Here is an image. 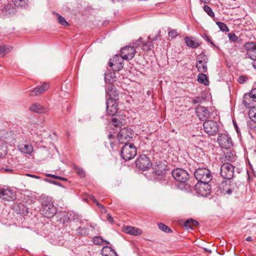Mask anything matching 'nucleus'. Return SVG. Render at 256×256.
Wrapping results in <instances>:
<instances>
[{
	"label": "nucleus",
	"mask_w": 256,
	"mask_h": 256,
	"mask_svg": "<svg viewBox=\"0 0 256 256\" xmlns=\"http://www.w3.org/2000/svg\"><path fill=\"white\" fill-rule=\"evenodd\" d=\"M194 176L198 182H210L212 180L210 171L205 168H199L194 172Z\"/></svg>",
	"instance_id": "obj_1"
},
{
	"label": "nucleus",
	"mask_w": 256,
	"mask_h": 256,
	"mask_svg": "<svg viewBox=\"0 0 256 256\" xmlns=\"http://www.w3.org/2000/svg\"><path fill=\"white\" fill-rule=\"evenodd\" d=\"M136 154V149L133 144H124L120 151L122 158L126 160L134 158Z\"/></svg>",
	"instance_id": "obj_2"
},
{
	"label": "nucleus",
	"mask_w": 256,
	"mask_h": 256,
	"mask_svg": "<svg viewBox=\"0 0 256 256\" xmlns=\"http://www.w3.org/2000/svg\"><path fill=\"white\" fill-rule=\"evenodd\" d=\"M166 171V166L164 164H159L154 166V172L158 176L157 179L162 184H166L168 183V177Z\"/></svg>",
	"instance_id": "obj_3"
},
{
	"label": "nucleus",
	"mask_w": 256,
	"mask_h": 256,
	"mask_svg": "<svg viewBox=\"0 0 256 256\" xmlns=\"http://www.w3.org/2000/svg\"><path fill=\"white\" fill-rule=\"evenodd\" d=\"M132 137V130L126 127L122 128L117 135L118 140L121 144H128Z\"/></svg>",
	"instance_id": "obj_4"
},
{
	"label": "nucleus",
	"mask_w": 256,
	"mask_h": 256,
	"mask_svg": "<svg viewBox=\"0 0 256 256\" xmlns=\"http://www.w3.org/2000/svg\"><path fill=\"white\" fill-rule=\"evenodd\" d=\"M136 166L139 170H146L152 166V163L146 154H141L136 160Z\"/></svg>",
	"instance_id": "obj_5"
},
{
	"label": "nucleus",
	"mask_w": 256,
	"mask_h": 256,
	"mask_svg": "<svg viewBox=\"0 0 256 256\" xmlns=\"http://www.w3.org/2000/svg\"><path fill=\"white\" fill-rule=\"evenodd\" d=\"M203 127L204 132L212 136L216 134L219 130L218 124L212 120L205 121L203 124Z\"/></svg>",
	"instance_id": "obj_6"
},
{
	"label": "nucleus",
	"mask_w": 256,
	"mask_h": 256,
	"mask_svg": "<svg viewBox=\"0 0 256 256\" xmlns=\"http://www.w3.org/2000/svg\"><path fill=\"white\" fill-rule=\"evenodd\" d=\"M234 169L232 165L229 163H225L220 166V174L224 178L230 180L234 176Z\"/></svg>",
	"instance_id": "obj_7"
},
{
	"label": "nucleus",
	"mask_w": 256,
	"mask_h": 256,
	"mask_svg": "<svg viewBox=\"0 0 256 256\" xmlns=\"http://www.w3.org/2000/svg\"><path fill=\"white\" fill-rule=\"evenodd\" d=\"M218 142L220 147L225 149L230 148L233 145L231 137L226 133H221L218 134Z\"/></svg>",
	"instance_id": "obj_8"
},
{
	"label": "nucleus",
	"mask_w": 256,
	"mask_h": 256,
	"mask_svg": "<svg viewBox=\"0 0 256 256\" xmlns=\"http://www.w3.org/2000/svg\"><path fill=\"white\" fill-rule=\"evenodd\" d=\"M173 178L181 183H185L189 179L188 172L182 168H176L172 172Z\"/></svg>",
	"instance_id": "obj_9"
},
{
	"label": "nucleus",
	"mask_w": 256,
	"mask_h": 256,
	"mask_svg": "<svg viewBox=\"0 0 256 256\" xmlns=\"http://www.w3.org/2000/svg\"><path fill=\"white\" fill-rule=\"evenodd\" d=\"M195 190L198 194L206 196L210 194L211 188L208 182H198L195 185Z\"/></svg>",
	"instance_id": "obj_10"
},
{
	"label": "nucleus",
	"mask_w": 256,
	"mask_h": 256,
	"mask_svg": "<svg viewBox=\"0 0 256 256\" xmlns=\"http://www.w3.org/2000/svg\"><path fill=\"white\" fill-rule=\"evenodd\" d=\"M252 102H256V88L252 89L249 93L244 94L242 103L246 108L252 107Z\"/></svg>",
	"instance_id": "obj_11"
},
{
	"label": "nucleus",
	"mask_w": 256,
	"mask_h": 256,
	"mask_svg": "<svg viewBox=\"0 0 256 256\" xmlns=\"http://www.w3.org/2000/svg\"><path fill=\"white\" fill-rule=\"evenodd\" d=\"M208 58L204 54H200L196 59V68L200 72H206L208 70Z\"/></svg>",
	"instance_id": "obj_12"
},
{
	"label": "nucleus",
	"mask_w": 256,
	"mask_h": 256,
	"mask_svg": "<svg viewBox=\"0 0 256 256\" xmlns=\"http://www.w3.org/2000/svg\"><path fill=\"white\" fill-rule=\"evenodd\" d=\"M136 54V50L131 46H126L121 50V56L123 59L128 60L132 59Z\"/></svg>",
	"instance_id": "obj_13"
},
{
	"label": "nucleus",
	"mask_w": 256,
	"mask_h": 256,
	"mask_svg": "<svg viewBox=\"0 0 256 256\" xmlns=\"http://www.w3.org/2000/svg\"><path fill=\"white\" fill-rule=\"evenodd\" d=\"M106 110L110 116H114L118 112V105L115 99L107 100Z\"/></svg>",
	"instance_id": "obj_14"
},
{
	"label": "nucleus",
	"mask_w": 256,
	"mask_h": 256,
	"mask_svg": "<svg viewBox=\"0 0 256 256\" xmlns=\"http://www.w3.org/2000/svg\"><path fill=\"white\" fill-rule=\"evenodd\" d=\"M0 198L6 201L12 200L16 198V194L8 188L0 190Z\"/></svg>",
	"instance_id": "obj_15"
},
{
	"label": "nucleus",
	"mask_w": 256,
	"mask_h": 256,
	"mask_svg": "<svg viewBox=\"0 0 256 256\" xmlns=\"http://www.w3.org/2000/svg\"><path fill=\"white\" fill-rule=\"evenodd\" d=\"M118 96V92L112 84H108L106 88V100L115 99Z\"/></svg>",
	"instance_id": "obj_16"
},
{
	"label": "nucleus",
	"mask_w": 256,
	"mask_h": 256,
	"mask_svg": "<svg viewBox=\"0 0 256 256\" xmlns=\"http://www.w3.org/2000/svg\"><path fill=\"white\" fill-rule=\"evenodd\" d=\"M41 212L42 215L48 218L53 217L56 212V208L54 204L42 208Z\"/></svg>",
	"instance_id": "obj_17"
},
{
	"label": "nucleus",
	"mask_w": 256,
	"mask_h": 256,
	"mask_svg": "<svg viewBox=\"0 0 256 256\" xmlns=\"http://www.w3.org/2000/svg\"><path fill=\"white\" fill-rule=\"evenodd\" d=\"M197 116L201 120H204L210 116V112L208 108L202 106H198L196 108Z\"/></svg>",
	"instance_id": "obj_18"
},
{
	"label": "nucleus",
	"mask_w": 256,
	"mask_h": 256,
	"mask_svg": "<svg viewBox=\"0 0 256 256\" xmlns=\"http://www.w3.org/2000/svg\"><path fill=\"white\" fill-rule=\"evenodd\" d=\"M233 183L231 184V182L228 184L226 182H224L220 184V188L222 193L224 194H231L234 190V186Z\"/></svg>",
	"instance_id": "obj_19"
},
{
	"label": "nucleus",
	"mask_w": 256,
	"mask_h": 256,
	"mask_svg": "<svg viewBox=\"0 0 256 256\" xmlns=\"http://www.w3.org/2000/svg\"><path fill=\"white\" fill-rule=\"evenodd\" d=\"M123 232L127 234L138 236L142 234V230L138 228L132 226H125L122 228Z\"/></svg>",
	"instance_id": "obj_20"
},
{
	"label": "nucleus",
	"mask_w": 256,
	"mask_h": 256,
	"mask_svg": "<svg viewBox=\"0 0 256 256\" xmlns=\"http://www.w3.org/2000/svg\"><path fill=\"white\" fill-rule=\"evenodd\" d=\"M30 111L38 113V114H44L48 112V109L44 108L43 106L38 103H34L32 104L30 108Z\"/></svg>",
	"instance_id": "obj_21"
},
{
	"label": "nucleus",
	"mask_w": 256,
	"mask_h": 256,
	"mask_svg": "<svg viewBox=\"0 0 256 256\" xmlns=\"http://www.w3.org/2000/svg\"><path fill=\"white\" fill-rule=\"evenodd\" d=\"M49 86L46 83H44L42 86L34 88L30 92V96H36L47 90Z\"/></svg>",
	"instance_id": "obj_22"
},
{
	"label": "nucleus",
	"mask_w": 256,
	"mask_h": 256,
	"mask_svg": "<svg viewBox=\"0 0 256 256\" xmlns=\"http://www.w3.org/2000/svg\"><path fill=\"white\" fill-rule=\"evenodd\" d=\"M18 148L21 152L24 154H30L33 151L32 146L28 143H24L19 144Z\"/></svg>",
	"instance_id": "obj_23"
},
{
	"label": "nucleus",
	"mask_w": 256,
	"mask_h": 256,
	"mask_svg": "<svg viewBox=\"0 0 256 256\" xmlns=\"http://www.w3.org/2000/svg\"><path fill=\"white\" fill-rule=\"evenodd\" d=\"M40 202L42 208L50 206L54 204L52 200V198L50 196L42 194L40 198Z\"/></svg>",
	"instance_id": "obj_24"
},
{
	"label": "nucleus",
	"mask_w": 256,
	"mask_h": 256,
	"mask_svg": "<svg viewBox=\"0 0 256 256\" xmlns=\"http://www.w3.org/2000/svg\"><path fill=\"white\" fill-rule=\"evenodd\" d=\"M184 40L186 46L192 48H198L201 44V42L198 40H194L193 38L186 37Z\"/></svg>",
	"instance_id": "obj_25"
},
{
	"label": "nucleus",
	"mask_w": 256,
	"mask_h": 256,
	"mask_svg": "<svg viewBox=\"0 0 256 256\" xmlns=\"http://www.w3.org/2000/svg\"><path fill=\"white\" fill-rule=\"evenodd\" d=\"M2 12L4 16L10 17L16 14V10L12 5L8 4L2 9Z\"/></svg>",
	"instance_id": "obj_26"
},
{
	"label": "nucleus",
	"mask_w": 256,
	"mask_h": 256,
	"mask_svg": "<svg viewBox=\"0 0 256 256\" xmlns=\"http://www.w3.org/2000/svg\"><path fill=\"white\" fill-rule=\"evenodd\" d=\"M102 256H117L114 250L108 246H104L102 250Z\"/></svg>",
	"instance_id": "obj_27"
},
{
	"label": "nucleus",
	"mask_w": 256,
	"mask_h": 256,
	"mask_svg": "<svg viewBox=\"0 0 256 256\" xmlns=\"http://www.w3.org/2000/svg\"><path fill=\"white\" fill-rule=\"evenodd\" d=\"M116 75L113 72H106L104 74V80L107 84H112L115 81Z\"/></svg>",
	"instance_id": "obj_28"
},
{
	"label": "nucleus",
	"mask_w": 256,
	"mask_h": 256,
	"mask_svg": "<svg viewBox=\"0 0 256 256\" xmlns=\"http://www.w3.org/2000/svg\"><path fill=\"white\" fill-rule=\"evenodd\" d=\"M198 225V222L193 219H188L184 222V226L187 229H192L193 227H196Z\"/></svg>",
	"instance_id": "obj_29"
},
{
	"label": "nucleus",
	"mask_w": 256,
	"mask_h": 256,
	"mask_svg": "<svg viewBox=\"0 0 256 256\" xmlns=\"http://www.w3.org/2000/svg\"><path fill=\"white\" fill-rule=\"evenodd\" d=\"M244 48L246 50V54L252 56V52H256V44L253 42H248L245 44Z\"/></svg>",
	"instance_id": "obj_30"
},
{
	"label": "nucleus",
	"mask_w": 256,
	"mask_h": 256,
	"mask_svg": "<svg viewBox=\"0 0 256 256\" xmlns=\"http://www.w3.org/2000/svg\"><path fill=\"white\" fill-rule=\"evenodd\" d=\"M198 81L199 83L204 84L205 86H208L209 84L208 78L206 74H204V72H201V74H198Z\"/></svg>",
	"instance_id": "obj_31"
},
{
	"label": "nucleus",
	"mask_w": 256,
	"mask_h": 256,
	"mask_svg": "<svg viewBox=\"0 0 256 256\" xmlns=\"http://www.w3.org/2000/svg\"><path fill=\"white\" fill-rule=\"evenodd\" d=\"M94 244L98 245H102L104 242L106 244H110V242L104 240L102 236H95L92 239Z\"/></svg>",
	"instance_id": "obj_32"
},
{
	"label": "nucleus",
	"mask_w": 256,
	"mask_h": 256,
	"mask_svg": "<svg viewBox=\"0 0 256 256\" xmlns=\"http://www.w3.org/2000/svg\"><path fill=\"white\" fill-rule=\"evenodd\" d=\"M12 46H0V54L4 56L12 50Z\"/></svg>",
	"instance_id": "obj_33"
},
{
	"label": "nucleus",
	"mask_w": 256,
	"mask_h": 256,
	"mask_svg": "<svg viewBox=\"0 0 256 256\" xmlns=\"http://www.w3.org/2000/svg\"><path fill=\"white\" fill-rule=\"evenodd\" d=\"M28 0H12V2L16 7H25L28 4Z\"/></svg>",
	"instance_id": "obj_34"
},
{
	"label": "nucleus",
	"mask_w": 256,
	"mask_h": 256,
	"mask_svg": "<svg viewBox=\"0 0 256 256\" xmlns=\"http://www.w3.org/2000/svg\"><path fill=\"white\" fill-rule=\"evenodd\" d=\"M111 124L115 127L120 128L123 124V122L119 118H112L111 120Z\"/></svg>",
	"instance_id": "obj_35"
},
{
	"label": "nucleus",
	"mask_w": 256,
	"mask_h": 256,
	"mask_svg": "<svg viewBox=\"0 0 256 256\" xmlns=\"http://www.w3.org/2000/svg\"><path fill=\"white\" fill-rule=\"evenodd\" d=\"M250 108L248 112V116L252 121L256 123V107L253 106Z\"/></svg>",
	"instance_id": "obj_36"
},
{
	"label": "nucleus",
	"mask_w": 256,
	"mask_h": 256,
	"mask_svg": "<svg viewBox=\"0 0 256 256\" xmlns=\"http://www.w3.org/2000/svg\"><path fill=\"white\" fill-rule=\"evenodd\" d=\"M7 150L4 142L0 140V158L3 157L6 154Z\"/></svg>",
	"instance_id": "obj_37"
},
{
	"label": "nucleus",
	"mask_w": 256,
	"mask_h": 256,
	"mask_svg": "<svg viewBox=\"0 0 256 256\" xmlns=\"http://www.w3.org/2000/svg\"><path fill=\"white\" fill-rule=\"evenodd\" d=\"M153 46L152 42L148 41L146 42H143L141 49L144 50H150Z\"/></svg>",
	"instance_id": "obj_38"
},
{
	"label": "nucleus",
	"mask_w": 256,
	"mask_h": 256,
	"mask_svg": "<svg viewBox=\"0 0 256 256\" xmlns=\"http://www.w3.org/2000/svg\"><path fill=\"white\" fill-rule=\"evenodd\" d=\"M88 230L87 228L78 227L76 230L77 233L79 236H86L88 234Z\"/></svg>",
	"instance_id": "obj_39"
},
{
	"label": "nucleus",
	"mask_w": 256,
	"mask_h": 256,
	"mask_svg": "<svg viewBox=\"0 0 256 256\" xmlns=\"http://www.w3.org/2000/svg\"><path fill=\"white\" fill-rule=\"evenodd\" d=\"M216 24L218 25L220 30L224 32H228L229 31L228 28L224 23L220 22H217Z\"/></svg>",
	"instance_id": "obj_40"
},
{
	"label": "nucleus",
	"mask_w": 256,
	"mask_h": 256,
	"mask_svg": "<svg viewBox=\"0 0 256 256\" xmlns=\"http://www.w3.org/2000/svg\"><path fill=\"white\" fill-rule=\"evenodd\" d=\"M74 168L75 171L77 173V174L81 178H84L85 176V172L83 169L79 166H74Z\"/></svg>",
	"instance_id": "obj_41"
},
{
	"label": "nucleus",
	"mask_w": 256,
	"mask_h": 256,
	"mask_svg": "<svg viewBox=\"0 0 256 256\" xmlns=\"http://www.w3.org/2000/svg\"><path fill=\"white\" fill-rule=\"evenodd\" d=\"M158 228L162 231L170 233L172 232V230L171 229H170L168 226H167L166 225L162 223H160L158 224Z\"/></svg>",
	"instance_id": "obj_42"
},
{
	"label": "nucleus",
	"mask_w": 256,
	"mask_h": 256,
	"mask_svg": "<svg viewBox=\"0 0 256 256\" xmlns=\"http://www.w3.org/2000/svg\"><path fill=\"white\" fill-rule=\"evenodd\" d=\"M204 12L210 17H214V14L212 9L208 6L205 5L204 6Z\"/></svg>",
	"instance_id": "obj_43"
},
{
	"label": "nucleus",
	"mask_w": 256,
	"mask_h": 256,
	"mask_svg": "<svg viewBox=\"0 0 256 256\" xmlns=\"http://www.w3.org/2000/svg\"><path fill=\"white\" fill-rule=\"evenodd\" d=\"M168 35L172 38H176L178 36V33L176 30L168 28Z\"/></svg>",
	"instance_id": "obj_44"
},
{
	"label": "nucleus",
	"mask_w": 256,
	"mask_h": 256,
	"mask_svg": "<svg viewBox=\"0 0 256 256\" xmlns=\"http://www.w3.org/2000/svg\"><path fill=\"white\" fill-rule=\"evenodd\" d=\"M58 22L62 26H68V23L66 21L65 18L60 15L57 14Z\"/></svg>",
	"instance_id": "obj_45"
},
{
	"label": "nucleus",
	"mask_w": 256,
	"mask_h": 256,
	"mask_svg": "<svg viewBox=\"0 0 256 256\" xmlns=\"http://www.w3.org/2000/svg\"><path fill=\"white\" fill-rule=\"evenodd\" d=\"M124 60L122 56L118 54H116L112 58H110V60H112L114 62V65L118 64V62H122Z\"/></svg>",
	"instance_id": "obj_46"
},
{
	"label": "nucleus",
	"mask_w": 256,
	"mask_h": 256,
	"mask_svg": "<svg viewBox=\"0 0 256 256\" xmlns=\"http://www.w3.org/2000/svg\"><path fill=\"white\" fill-rule=\"evenodd\" d=\"M71 216V214H70L68 212L66 213L64 212L62 214L63 216L62 218H60V221H62V222L64 224L65 222H67L68 221H70V219L68 216V215Z\"/></svg>",
	"instance_id": "obj_47"
},
{
	"label": "nucleus",
	"mask_w": 256,
	"mask_h": 256,
	"mask_svg": "<svg viewBox=\"0 0 256 256\" xmlns=\"http://www.w3.org/2000/svg\"><path fill=\"white\" fill-rule=\"evenodd\" d=\"M228 36L230 40L233 42H238V38L234 34V33H229L228 34Z\"/></svg>",
	"instance_id": "obj_48"
},
{
	"label": "nucleus",
	"mask_w": 256,
	"mask_h": 256,
	"mask_svg": "<svg viewBox=\"0 0 256 256\" xmlns=\"http://www.w3.org/2000/svg\"><path fill=\"white\" fill-rule=\"evenodd\" d=\"M142 38H139L138 40H136L135 42L133 43V48L135 50L139 47L142 48V44L143 42L142 41Z\"/></svg>",
	"instance_id": "obj_49"
},
{
	"label": "nucleus",
	"mask_w": 256,
	"mask_h": 256,
	"mask_svg": "<svg viewBox=\"0 0 256 256\" xmlns=\"http://www.w3.org/2000/svg\"><path fill=\"white\" fill-rule=\"evenodd\" d=\"M108 138L110 140V142L111 145V146L112 148H113V146L114 145V142H112V140L114 138V136L112 134H110L108 136Z\"/></svg>",
	"instance_id": "obj_50"
},
{
	"label": "nucleus",
	"mask_w": 256,
	"mask_h": 256,
	"mask_svg": "<svg viewBox=\"0 0 256 256\" xmlns=\"http://www.w3.org/2000/svg\"><path fill=\"white\" fill-rule=\"evenodd\" d=\"M251 54H247L248 57L252 59V60H254V61L256 60V52H252V53H251Z\"/></svg>",
	"instance_id": "obj_51"
},
{
	"label": "nucleus",
	"mask_w": 256,
	"mask_h": 256,
	"mask_svg": "<svg viewBox=\"0 0 256 256\" xmlns=\"http://www.w3.org/2000/svg\"><path fill=\"white\" fill-rule=\"evenodd\" d=\"M247 78L246 76H240L239 78H238V82L240 83V84H243L244 83V82H246Z\"/></svg>",
	"instance_id": "obj_52"
},
{
	"label": "nucleus",
	"mask_w": 256,
	"mask_h": 256,
	"mask_svg": "<svg viewBox=\"0 0 256 256\" xmlns=\"http://www.w3.org/2000/svg\"><path fill=\"white\" fill-rule=\"evenodd\" d=\"M117 66V70H121L123 68V63L122 62H118V64H116Z\"/></svg>",
	"instance_id": "obj_53"
},
{
	"label": "nucleus",
	"mask_w": 256,
	"mask_h": 256,
	"mask_svg": "<svg viewBox=\"0 0 256 256\" xmlns=\"http://www.w3.org/2000/svg\"><path fill=\"white\" fill-rule=\"evenodd\" d=\"M46 176L56 180H58L60 178V176H58L52 174H47Z\"/></svg>",
	"instance_id": "obj_54"
},
{
	"label": "nucleus",
	"mask_w": 256,
	"mask_h": 256,
	"mask_svg": "<svg viewBox=\"0 0 256 256\" xmlns=\"http://www.w3.org/2000/svg\"><path fill=\"white\" fill-rule=\"evenodd\" d=\"M106 218H107L108 220L110 222H111V223L113 222L114 218L110 214H107Z\"/></svg>",
	"instance_id": "obj_55"
},
{
	"label": "nucleus",
	"mask_w": 256,
	"mask_h": 256,
	"mask_svg": "<svg viewBox=\"0 0 256 256\" xmlns=\"http://www.w3.org/2000/svg\"><path fill=\"white\" fill-rule=\"evenodd\" d=\"M94 203H95L100 208L105 210L104 207L102 204H100L98 200H96V202H94Z\"/></svg>",
	"instance_id": "obj_56"
},
{
	"label": "nucleus",
	"mask_w": 256,
	"mask_h": 256,
	"mask_svg": "<svg viewBox=\"0 0 256 256\" xmlns=\"http://www.w3.org/2000/svg\"><path fill=\"white\" fill-rule=\"evenodd\" d=\"M26 175L28 176H30V177H32V178H40V176H36V175L32 174H27Z\"/></svg>",
	"instance_id": "obj_57"
},
{
	"label": "nucleus",
	"mask_w": 256,
	"mask_h": 256,
	"mask_svg": "<svg viewBox=\"0 0 256 256\" xmlns=\"http://www.w3.org/2000/svg\"><path fill=\"white\" fill-rule=\"evenodd\" d=\"M206 40L208 42L210 43L212 46H214V44L212 42L211 40L208 38V36H206Z\"/></svg>",
	"instance_id": "obj_58"
},
{
	"label": "nucleus",
	"mask_w": 256,
	"mask_h": 256,
	"mask_svg": "<svg viewBox=\"0 0 256 256\" xmlns=\"http://www.w3.org/2000/svg\"><path fill=\"white\" fill-rule=\"evenodd\" d=\"M233 123H234V128H235L238 134V132H239L238 128V126L236 122L233 120Z\"/></svg>",
	"instance_id": "obj_59"
},
{
	"label": "nucleus",
	"mask_w": 256,
	"mask_h": 256,
	"mask_svg": "<svg viewBox=\"0 0 256 256\" xmlns=\"http://www.w3.org/2000/svg\"><path fill=\"white\" fill-rule=\"evenodd\" d=\"M49 182L50 183H52L53 184H55L58 185V186L60 185V182H56V181H54V180H49Z\"/></svg>",
	"instance_id": "obj_60"
},
{
	"label": "nucleus",
	"mask_w": 256,
	"mask_h": 256,
	"mask_svg": "<svg viewBox=\"0 0 256 256\" xmlns=\"http://www.w3.org/2000/svg\"><path fill=\"white\" fill-rule=\"evenodd\" d=\"M108 64H109V66L110 67H112L113 66H115L114 65V62L112 60H110V62H108Z\"/></svg>",
	"instance_id": "obj_61"
},
{
	"label": "nucleus",
	"mask_w": 256,
	"mask_h": 256,
	"mask_svg": "<svg viewBox=\"0 0 256 256\" xmlns=\"http://www.w3.org/2000/svg\"><path fill=\"white\" fill-rule=\"evenodd\" d=\"M199 102V98H197L196 99H195V100H192V102L193 104H197Z\"/></svg>",
	"instance_id": "obj_62"
},
{
	"label": "nucleus",
	"mask_w": 256,
	"mask_h": 256,
	"mask_svg": "<svg viewBox=\"0 0 256 256\" xmlns=\"http://www.w3.org/2000/svg\"><path fill=\"white\" fill-rule=\"evenodd\" d=\"M90 199L92 200L94 202H96V201L97 200L94 196H91Z\"/></svg>",
	"instance_id": "obj_63"
},
{
	"label": "nucleus",
	"mask_w": 256,
	"mask_h": 256,
	"mask_svg": "<svg viewBox=\"0 0 256 256\" xmlns=\"http://www.w3.org/2000/svg\"><path fill=\"white\" fill-rule=\"evenodd\" d=\"M246 240L250 242L252 240V236H248L246 238Z\"/></svg>",
	"instance_id": "obj_64"
}]
</instances>
